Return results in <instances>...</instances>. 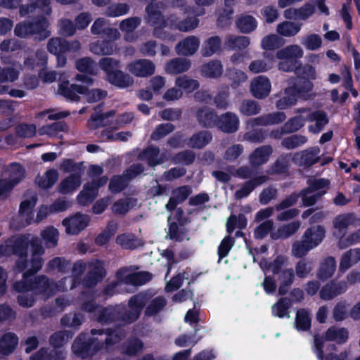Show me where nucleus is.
Masks as SVG:
<instances>
[{
    "instance_id": "nucleus-29",
    "label": "nucleus",
    "mask_w": 360,
    "mask_h": 360,
    "mask_svg": "<svg viewBox=\"0 0 360 360\" xmlns=\"http://www.w3.org/2000/svg\"><path fill=\"white\" fill-rule=\"evenodd\" d=\"M300 225L301 223L299 221H294L287 224H284L278 228L276 231L271 232V238L274 240L288 238L299 230Z\"/></svg>"
},
{
    "instance_id": "nucleus-40",
    "label": "nucleus",
    "mask_w": 360,
    "mask_h": 360,
    "mask_svg": "<svg viewBox=\"0 0 360 360\" xmlns=\"http://www.w3.org/2000/svg\"><path fill=\"white\" fill-rule=\"evenodd\" d=\"M212 139L210 132L201 131L194 134L188 141L187 146L192 148L201 149L207 145Z\"/></svg>"
},
{
    "instance_id": "nucleus-21",
    "label": "nucleus",
    "mask_w": 360,
    "mask_h": 360,
    "mask_svg": "<svg viewBox=\"0 0 360 360\" xmlns=\"http://www.w3.org/2000/svg\"><path fill=\"white\" fill-rule=\"evenodd\" d=\"M199 44V39L196 37H188L176 45V51L178 55L192 56L198 50Z\"/></svg>"
},
{
    "instance_id": "nucleus-34",
    "label": "nucleus",
    "mask_w": 360,
    "mask_h": 360,
    "mask_svg": "<svg viewBox=\"0 0 360 360\" xmlns=\"http://www.w3.org/2000/svg\"><path fill=\"white\" fill-rule=\"evenodd\" d=\"M325 340L335 341L338 345L345 344L349 338V332L346 328H336L330 327L324 335Z\"/></svg>"
},
{
    "instance_id": "nucleus-61",
    "label": "nucleus",
    "mask_w": 360,
    "mask_h": 360,
    "mask_svg": "<svg viewBox=\"0 0 360 360\" xmlns=\"http://www.w3.org/2000/svg\"><path fill=\"white\" fill-rule=\"evenodd\" d=\"M167 304L166 300L162 297L153 299L145 309V315L153 316L158 314Z\"/></svg>"
},
{
    "instance_id": "nucleus-1",
    "label": "nucleus",
    "mask_w": 360,
    "mask_h": 360,
    "mask_svg": "<svg viewBox=\"0 0 360 360\" xmlns=\"http://www.w3.org/2000/svg\"><path fill=\"white\" fill-rule=\"evenodd\" d=\"M146 306L143 296L134 295L128 300V304L101 306L94 321L102 325H110L113 323L122 322L124 325L136 322L140 317Z\"/></svg>"
},
{
    "instance_id": "nucleus-57",
    "label": "nucleus",
    "mask_w": 360,
    "mask_h": 360,
    "mask_svg": "<svg viewBox=\"0 0 360 360\" xmlns=\"http://www.w3.org/2000/svg\"><path fill=\"white\" fill-rule=\"evenodd\" d=\"M153 278L151 273L148 271H138L128 274L126 281L134 285H142L149 282Z\"/></svg>"
},
{
    "instance_id": "nucleus-9",
    "label": "nucleus",
    "mask_w": 360,
    "mask_h": 360,
    "mask_svg": "<svg viewBox=\"0 0 360 360\" xmlns=\"http://www.w3.org/2000/svg\"><path fill=\"white\" fill-rule=\"evenodd\" d=\"M102 349V342L85 333L79 334L72 345L74 354L83 359L92 357Z\"/></svg>"
},
{
    "instance_id": "nucleus-16",
    "label": "nucleus",
    "mask_w": 360,
    "mask_h": 360,
    "mask_svg": "<svg viewBox=\"0 0 360 360\" xmlns=\"http://www.w3.org/2000/svg\"><path fill=\"white\" fill-rule=\"evenodd\" d=\"M347 288V282L332 280L321 288L319 295L321 299L328 301L345 292Z\"/></svg>"
},
{
    "instance_id": "nucleus-14",
    "label": "nucleus",
    "mask_w": 360,
    "mask_h": 360,
    "mask_svg": "<svg viewBox=\"0 0 360 360\" xmlns=\"http://www.w3.org/2000/svg\"><path fill=\"white\" fill-rule=\"evenodd\" d=\"M89 221L90 218L87 214L77 212L73 216L65 218L62 224L68 234L77 235L88 226Z\"/></svg>"
},
{
    "instance_id": "nucleus-62",
    "label": "nucleus",
    "mask_w": 360,
    "mask_h": 360,
    "mask_svg": "<svg viewBox=\"0 0 360 360\" xmlns=\"http://www.w3.org/2000/svg\"><path fill=\"white\" fill-rule=\"evenodd\" d=\"M41 236L47 248H55L58 245V231L53 226L47 227L42 231Z\"/></svg>"
},
{
    "instance_id": "nucleus-5",
    "label": "nucleus",
    "mask_w": 360,
    "mask_h": 360,
    "mask_svg": "<svg viewBox=\"0 0 360 360\" xmlns=\"http://www.w3.org/2000/svg\"><path fill=\"white\" fill-rule=\"evenodd\" d=\"M58 93L71 101H78L79 96L85 95L89 103H96L107 96V91L101 89L89 90L86 86L70 84L68 80L63 81L58 85Z\"/></svg>"
},
{
    "instance_id": "nucleus-56",
    "label": "nucleus",
    "mask_w": 360,
    "mask_h": 360,
    "mask_svg": "<svg viewBox=\"0 0 360 360\" xmlns=\"http://www.w3.org/2000/svg\"><path fill=\"white\" fill-rule=\"evenodd\" d=\"M71 263L63 257H56L49 261L46 270L51 271L57 270L60 273H66L69 271Z\"/></svg>"
},
{
    "instance_id": "nucleus-24",
    "label": "nucleus",
    "mask_w": 360,
    "mask_h": 360,
    "mask_svg": "<svg viewBox=\"0 0 360 360\" xmlns=\"http://www.w3.org/2000/svg\"><path fill=\"white\" fill-rule=\"evenodd\" d=\"M277 276L279 282L278 293L279 295L283 296L288 293L295 281V271L292 268L285 269Z\"/></svg>"
},
{
    "instance_id": "nucleus-3",
    "label": "nucleus",
    "mask_w": 360,
    "mask_h": 360,
    "mask_svg": "<svg viewBox=\"0 0 360 360\" xmlns=\"http://www.w3.org/2000/svg\"><path fill=\"white\" fill-rule=\"evenodd\" d=\"M57 284L46 275L22 276L20 281L13 284L16 292L31 291L34 295L50 298L57 291Z\"/></svg>"
},
{
    "instance_id": "nucleus-59",
    "label": "nucleus",
    "mask_w": 360,
    "mask_h": 360,
    "mask_svg": "<svg viewBox=\"0 0 360 360\" xmlns=\"http://www.w3.org/2000/svg\"><path fill=\"white\" fill-rule=\"evenodd\" d=\"M307 141V138L301 134H293L285 137L281 141V146L288 149L292 150L304 145Z\"/></svg>"
},
{
    "instance_id": "nucleus-55",
    "label": "nucleus",
    "mask_w": 360,
    "mask_h": 360,
    "mask_svg": "<svg viewBox=\"0 0 360 360\" xmlns=\"http://www.w3.org/2000/svg\"><path fill=\"white\" fill-rule=\"evenodd\" d=\"M37 198L32 197L31 200H25L21 202L19 208L20 216H26L25 221L27 224H30L33 219V208L37 202Z\"/></svg>"
},
{
    "instance_id": "nucleus-19",
    "label": "nucleus",
    "mask_w": 360,
    "mask_h": 360,
    "mask_svg": "<svg viewBox=\"0 0 360 360\" xmlns=\"http://www.w3.org/2000/svg\"><path fill=\"white\" fill-rule=\"evenodd\" d=\"M319 153V147H310L300 153H296L292 160L295 162L299 161V165L301 166L309 167L319 162L320 157L318 155Z\"/></svg>"
},
{
    "instance_id": "nucleus-30",
    "label": "nucleus",
    "mask_w": 360,
    "mask_h": 360,
    "mask_svg": "<svg viewBox=\"0 0 360 360\" xmlns=\"http://www.w3.org/2000/svg\"><path fill=\"white\" fill-rule=\"evenodd\" d=\"M80 184L81 174L72 173L60 181L58 190L62 194H68L77 189Z\"/></svg>"
},
{
    "instance_id": "nucleus-37",
    "label": "nucleus",
    "mask_w": 360,
    "mask_h": 360,
    "mask_svg": "<svg viewBox=\"0 0 360 360\" xmlns=\"http://www.w3.org/2000/svg\"><path fill=\"white\" fill-rule=\"evenodd\" d=\"M160 154V148L157 146H149L139 155L141 160H146L148 166L155 167L162 164V159H158Z\"/></svg>"
},
{
    "instance_id": "nucleus-48",
    "label": "nucleus",
    "mask_w": 360,
    "mask_h": 360,
    "mask_svg": "<svg viewBox=\"0 0 360 360\" xmlns=\"http://www.w3.org/2000/svg\"><path fill=\"white\" fill-rule=\"evenodd\" d=\"M224 44L229 50H243L249 46L250 39L245 36L229 35Z\"/></svg>"
},
{
    "instance_id": "nucleus-63",
    "label": "nucleus",
    "mask_w": 360,
    "mask_h": 360,
    "mask_svg": "<svg viewBox=\"0 0 360 360\" xmlns=\"http://www.w3.org/2000/svg\"><path fill=\"white\" fill-rule=\"evenodd\" d=\"M128 180L126 175H113L110 180L108 188L112 193H120L127 187Z\"/></svg>"
},
{
    "instance_id": "nucleus-13",
    "label": "nucleus",
    "mask_w": 360,
    "mask_h": 360,
    "mask_svg": "<svg viewBox=\"0 0 360 360\" xmlns=\"http://www.w3.org/2000/svg\"><path fill=\"white\" fill-rule=\"evenodd\" d=\"M81 48L79 41L75 40L67 41L60 37L51 38L47 44V49L52 54L66 53L68 52H76Z\"/></svg>"
},
{
    "instance_id": "nucleus-58",
    "label": "nucleus",
    "mask_w": 360,
    "mask_h": 360,
    "mask_svg": "<svg viewBox=\"0 0 360 360\" xmlns=\"http://www.w3.org/2000/svg\"><path fill=\"white\" fill-rule=\"evenodd\" d=\"M301 25L295 22L285 21L278 25L277 32L284 37H292L300 32Z\"/></svg>"
},
{
    "instance_id": "nucleus-6",
    "label": "nucleus",
    "mask_w": 360,
    "mask_h": 360,
    "mask_svg": "<svg viewBox=\"0 0 360 360\" xmlns=\"http://www.w3.org/2000/svg\"><path fill=\"white\" fill-rule=\"evenodd\" d=\"M325 234L326 231L323 226L309 227L302 235L301 240H297L292 243L293 255L297 258H302L322 242Z\"/></svg>"
},
{
    "instance_id": "nucleus-46",
    "label": "nucleus",
    "mask_w": 360,
    "mask_h": 360,
    "mask_svg": "<svg viewBox=\"0 0 360 360\" xmlns=\"http://www.w3.org/2000/svg\"><path fill=\"white\" fill-rule=\"evenodd\" d=\"M47 60L46 52L38 50L35 52L34 55L29 56L25 60L24 65L32 70L36 68L44 69L46 67Z\"/></svg>"
},
{
    "instance_id": "nucleus-42",
    "label": "nucleus",
    "mask_w": 360,
    "mask_h": 360,
    "mask_svg": "<svg viewBox=\"0 0 360 360\" xmlns=\"http://www.w3.org/2000/svg\"><path fill=\"white\" fill-rule=\"evenodd\" d=\"M231 103L229 87L219 90L217 94L212 97V105L218 110H226L230 107Z\"/></svg>"
},
{
    "instance_id": "nucleus-31",
    "label": "nucleus",
    "mask_w": 360,
    "mask_h": 360,
    "mask_svg": "<svg viewBox=\"0 0 360 360\" xmlns=\"http://www.w3.org/2000/svg\"><path fill=\"white\" fill-rule=\"evenodd\" d=\"M223 73V65L219 60H212L201 67V75L207 78L217 79Z\"/></svg>"
},
{
    "instance_id": "nucleus-38",
    "label": "nucleus",
    "mask_w": 360,
    "mask_h": 360,
    "mask_svg": "<svg viewBox=\"0 0 360 360\" xmlns=\"http://www.w3.org/2000/svg\"><path fill=\"white\" fill-rule=\"evenodd\" d=\"M69 128L64 121H57L51 124L41 126L39 129L40 135H48L50 137H56L59 132H67Z\"/></svg>"
},
{
    "instance_id": "nucleus-28",
    "label": "nucleus",
    "mask_w": 360,
    "mask_h": 360,
    "mask_svg": "<svg viewBox=\"0 0 360 360\" xmlns=\"http://www.w3.org/2000/svg\"><path fill=\"white\" fill-rule=\"evenodd\" d=\"M144 348L143 341L136 337H130L122 345V354L129 356H137Z\"/></svg>"
},
{
    "instance_id": "nucleus-22",
    "label": "nucleus",
    "mask_w": 360,
    "mask_h": 360,
    "mask_svg": "<svg viewBox=\"0 0 360 360\" xmlns=\"http://www.w3.org/2000/svg\"><path fill=\"white\" fill-rule=\"evenodd\" d=\"M147 13V22L154 27H164L167 25V22L164 15L159 11L158 7L153 4H149L146 7Z\"/></svg>"
},
{
    "instance_id": "nucleus-52",
    "label": "nucleus",
    "mask_w": 360,
    "mask_h": 360,
    "mask_svg": "<svg viewBox=\"0 0 360 360\" xmlns=\"http://www.w3.org/2000/svg\"><path fill=\"white\" fill-rule=\"evenodd\" d=\"M29 247V238L26 236L18 237L12 245L13 255L18 257H27V249Z\"/></svg>"
},
{
    "instance_id": "nucleus-2",
    "label": "nucleus",
    "mask_w": 360,
    "mask_h": 360,
    "mask_svg": "<svg viewBox=\"0 0 360 360\" xmlns=\"http://www.w3.org/2000/svg\"><path fill=\"white\" fill-rule=\"evenodd\" d=\"M302 75L294 79L291 86L285 89V95L276 103L278 110H285L293 105L300 98L307 101L311 98L314 89L313 81L316 79V71L314 67L306 66Z\"/></svg>"
},
{
    "instance_id": "nucleus-17",
    "label": "nucleus",
    "mask_w": 360,
    "mask_h": 360,
    "mask_svg": "<svg viewBox=\"0 0 360 360\" xmlns=\"http://www.w3.org/2000/svg\"><path fill=\"white\" fill-rule=\"evenodd\" d=\"M271 84L269 78L259 75L254 78L250 84V91L254 97L263 99L267 97L271 91Z\"/></svg>"
},
{
    "instance_id": "nucleus-7",
    "label": "nucleus",
    "mask_w": 360,
    "mask_h": 360,
    "mask_svg": "<svg viewBox=\"0 0 360 360\" xmlns=\"http://www.w3.org/2000/svg\"><path fill=\"white\" fill-rule=\"evenodd\" d=\"M199 124L205 128L217 127L225 133L236 132L239 126V119L236 114H196Z\"/></svg>"
},
{
    "instance_id": "nucleus-8",
    "label": "nucleus",
    "mask_w": 360,
    "mask_h": 360,
    "mask_svg": "<svg viewBox=\"0 0 360 360\" xmlns=\"http://www.w3.org/2000/svg\"><path fill=\"white\" fill-rule=\"evenodd\" d=\"M49 25V21L44 17L32 21L24 20L16 24L14 34L20 38H27L36 35V39L43 41L51 35V32L48 30Z\"/></svg>"
},
{
    "instance_id": "nucleus-41",
    "label": "nucleus",
    "mask_w": 360,
    "mask_h": 360,
    "mask_svg": "<svg viewBox=\"0 0 360 360\" xmlns=\"http://www.w3.org/2000/svg\"><path fill=\"white\" fill-rule=\"evenodd\" d=\"M116 243L126 250H135L143 245L142 241L134 234L122 233L116 238Z\"/></svg>"
},
{
    "instance_id": "nucleus-54",
    "label": "nucleus",
    "mask_w": 360,
    "mask_h": 360,
    "mask_svg": "<svg viewBox=\"0 0 360 360\" xmlns=\"http://www.w3.org/2000/svg\"><path fill=\"white\" fill-rule=\"evenodd\" d=\"M73 333L68 330H60L53 333L49 338V343L53 348H60L70 340Z\"/></svg>"
},
{
    "instance_id": "nucleus-27",
    "label": "nucleus",
    "mask_w": 360,
    "mask_h": 360,
    "mask_svg": "<svg viewBox=\"0 0 360 360\" xmlns=\"http://www.w3.org/2000/svg\"><path fill=\"white\" fill-rule=\"evenodd\" d=\"M106 79L110 84L120 89H125L133 83L131 77L119 69L110 72Z\"/></svg>"
},
{
    "instance_id": "nucleus-43",
    "label": "nucleus",
    "mask_w": 360,
    "mask_h": 360,
    "mask_svg": "<svg viewBox=\"0 0 360 360\" xmlns=\"http://www.w3.org/2000/svg\"><path fill=\"white\" fill-rule=\"evenodd\" d=\"M236 27L245 34L250 33L257 27V21L250 15H242L236 21Z\"/></svg>"
},
{
    "instance_id": "nucleus-10",
    "label": "nucleus",
    "mask_w": 360,
    "mask_h": 360,
    "mask_svg": "<svg viewBox=\"0 0 360 360\" xmlns=\"http://www.w3.org/2000/svg\"><path fill=\"white\" fill-rule=\"evenodd\" d=\"M10 167L8 178L0 176V199L2 200L6 199L13 188L25 178V170L20 163L13 162Z\"/></svg>"
},
{
    "instance_id": "nucleus-51",
    "label": "nucleus",
    "mask_w": 360,
    "mask_h": 360,
    "mask_svg": "<svg viewBox=\"0 0 360 360\" xmlns=\"http://www.w3.org/2000/svg\"><path fill=\"white\" fill-rule=\"evenodd\" d=\"M75 66L77 70L82 73L91 76L97 75L96 64L89 57H83L77 60Z\"/></svg>"
},
{
    "instance_id": "nucleus-18",
    "label": "nucleus",
    "mask_w": 360,
    "mask_h": 360,
    "mask_svg": "<svg viewBox=\"0 0 360 360\" xmlns=\"http://www.w3.org/2000/svg\"><path fill=\"white\" fill-rule=\"evenodd\" d=\"M129 71L139 77H146L154 74L155 66L148 59H139L131 62L128 66Z\"/></svg>"
},
{
    "instance_id": "nucleus-53",
    "label": "nucleus",
    "mask_w": 360,
    "mask_h": 360,
    "mask_svg": "<svg viewBox=\"0 0 360 360\" xmlns=\"http://www.w3.org/2000/svg\"><path fill=\"white\" fill-rule=\"evenodd\" d=\"M136 202L133 198H126L115 201L112 205V211L117 214H125Z\"/></svg>"
},
{
    "instance_id": "nucleus-36",
    "label": "nucleus",
    "mask_w": 360,
    "mask_h": 360,
    "mask_svg": "<svg viewBox=\"0 0 360 360\" xmlns=\"http://www.w3.org/2000/svg\"><path fill=\"white\" fill-rule=\"evenodd\" d=\"M18 338L13 333H5L0 338V354L3 355L11 354L18 345Z\"/></svg>"
},
{
    "instance_id": "nucleus-4",
    "label": "nucleus",
    "mask_w": 360,
    "mask_h": 360,
    "mask_svg": "<svg viewBox=\"0 0 360 360\" xmlns=\"http://www.w3.org/2000/svg\"><path fill=\"white\" fill-rule=\"evenodd\" d=\"M276 56L278 59L281 60L278 64V70L286 72H294L296 74L295 78L302 75L306 66L313 67L309 64L302 65L300 59L303 56V51L297 45H290L280 49L277 51Z\"/></svg>"
},
{
    "instance_id": "nucleus-33",
    "label": "nucleus",
    "mask_w": 360,
    "mask_h": 360,
    "mask_svg": "<svg viewBox=\"0 0 360 360\" xmlns=\"http://www.w3.org/2000/svg\"><path fill=\"white\" fill-rule=\"evenodd\" d=\"M306 121L314 122L309 125V131L313 134L320 133L329 122V118L327 114H307Z\"/></svg>"
},
{
    "instance_id": "nucleus-11",
    "label": "nucleus",
    "mask_w": 360,
    "mask_h": 360,
    "mask_svg": "<svg viewBox=\"0 0 360 360\" xmlns=\"http://www.w3.org/2000/svg\"><path fill=\"white\" fill-rule=\"evenodd\" d=\"M356 221V217L353 212L340 214L333 219V224L335 230L333 235L340 239L339 243L341 248L345 244V238H344L347 233L349 226L354 224Z\"/></svg>"
},
{
    "instance_id": "nucleus-35",
    "label": "nucleus",
    "mask_w": 360,
    "mask_h": 360,
    "mask_svg": "<svg viewBox=\"0 0 360 360\" xmlns=\"http://www.w3.org/2000/svg\"><path fill=\"white\" fill-rule=\"evenodd\" d=\"M98 191L87 182L84 185L83 189L77 195V203L82 206H86L93 202L98 196Z\"/></svg>"
},
{
    "instance_id": "nucleus-12",
    "label": "nucleus",
    "mask_w": 360,
    "mask_h": 360,
    "mask_svg": "<svg viewBox=\"0 0 360 360\" xmlns=\"http://www.w3.org/2000/svg\"><path fill=\"white\" fill-rule=\"evenodd\" d=\"M105 276L106 270L103 261L96 259L89 265V269L82 280V285L86 288H94Z\"/></svg>"
},
{
    "instance_id": "nucleus-49",
    "label": "nucleus",
    "mask_w": 360,
    "mask_h": 360,
    "mask_svg": "<svg viewBox=\"0 0 360 360\" xmlns=\"http://www.w3.org/2000/svg\"><path fill=\"white\" fill-rule=\"evenodd\" d=\"M90 51L97 55H112L114 52V43L112 40H98L91 44Z\"/></svg>"
},
{
    "instance_id": "nucleus-64",
    "label": "nucleus",
    "mask_w": 360,
    "mask_h": 360,
    "mask_svg": "<svg viewBox=\"0 0 360 360\" xmlns=\"http://www.w3.org/2000/svg\"><path fill=\"white\" fill-rule=\"evenodd\" d=\"M58 179V173L55 169H49L47 170L44 176L41 177L39 181L38 185L43 189H48L51 188Z\"/></svg>"
},
{
    "instance_id": "nucleus-25",
    "label": "nucleus",
    "mask_w": 360,
    "mask_h": 360,
    "mask_svg": "<svg viewBox=\"0 0 360 360\" xmlns=\"http://www.w3.org/2000/svg\"><path fill=\"white\" fill-rule=\"evenodd\" d=\"M295 328L298 331H309L311 328V315L310 310L301 308L297 310L295 319Z\"/></svg>"
},
{
    "instance_id": "nucleus-32",
    "label": "nucleus",
    "mask_w": 360,
    "mask_h": 360,
    "mask_svg": "<svg viewBox=\"0 0 360 360\" xmlns=\"http://www.w3.org/2000/svg\"><path fill=\"white\" fill-rule=\"evenodd\" d=\"M336 269V261L334 257H327L323 262L320 264L317 272V277L319 280L325 281L332 277Z\"/></svg>"
},
{
    "instance_id": "nucleus-50",
    "label": "nucleus",
    "mask_w": 360,
    "mask_h": 360,
    "mask_svg": "<svg viewBox=\"0 0 360 360\" xmlns=\"http://www.w3.org/2000/svg\"><path fill=\"white\" fill-rule=\"evenodd\" d=\"M306 118L302 117V114L295 116L288 120L281 127V134H291L300 130L305 124Z\"/></svg>"
},
{
    "instance_id": "nucleus-47",
    "label": "nucleus",
    "mask_w": 360,
    "mask_h": 360,
    "mask_svg": "<svg viewBox=\"0 0 360 360\" xmlns=\"http://www.w3.org/2000/svg\"><path fill=\"white\" fill-rule=\"evenodd\" d=\"M175 86L183 92L190 94L197 90L200 86L198 80L189 78L186 75L179 76L176 78Z\"/></svg>"
},
{
    "instance_id": "nucleus-39",
    "label": "nucleus",
    "mask_w": 360,
    "mask_h": 360,
    "mask_svg": "<svg viewBox=\"0 0 360 360\" xmlns=\"http://www.w3.org/2000/svg\"><path fill=\"white\" fill-rule=\"evenodd\" d=\"M221 39L219 36H212L206 39L201 47V54L210 57L221 50Z\"/></svg>"
},
{
    "instance_id": "nucleus-45",
    "label": "nucleus",
    "mask_w": 360,
    "mask_h": 360,
    "mask_svg": "<svg viewBox=\"0 0 360 360\" xmlns=\"http://www.w3.org/2000/svg\"><path fill=\"white\" fill-rule=\"evenodd\" d=\"M191 68V63L187 59L174 58L167 62L165 70L168 73L180 74L186 72Z\"/></svg>"
},
{
    "instance_id": "nucleus-26",
    "label": "nucleus",
    "mask_w": 360,
    "mask_h": 360,
    "mask_svg": "<svg viewBox=\"0 0 360 360\" xmlns=\"http://www.w3.org/2000/svg\"><path fill=\"white\" fill-rule=\"evenodd\" d=\"M290 155L282 154L278 157L270 166L267 173L270 175H281L288 174L290 169Z\"/></svg>"
},
{
    "instance_id": "nucleus-23",
    "label": "nucleus",
    "mask_w": 360,
    "mask_h": 360,
    "mask_svg": "<svg viewBox=\"0 0 360 360\" xmlns=\"http://www.w3.org/2000/svg\"><path fill=\"white\" fill-rule=\"evenodd\" d=\"M273 152L270 145L262 146L256 148L250 156V162L254 167H259L265 164Z\"/></svg>"
},
{
    "instance_id": "nucleus-60",
    "label": "nucleus",
    "mask_w": 360,
    "mask_h": 360,
    "mask_svg": "<svg viewBox=\"0 0 360 360\" xmlns=\"http://www.w3.org/2000/svg\"><path fill=\"white\" fill-rule=\"evenodd\" d=\"M199 14H193V15H188L185 19L176 22L175 27L181 32H188L194 30L199 24V19L198 16Z\"/></svg>"
},
{
    "instance_id": "nucleus-15",
    "label": "nucleus",
    "mask_w": 360,
    "mask_h": 360,
    "mask_svg": "<svg viewBox=\"0 0 360 360\" xmlns=\"http://www.w3.org/2000/svg\"><path fill=\"white\" fill-rule=\"evenodd\" d=\"M91 333L93 335H105V338L102 342L103 348L109 349L115 345L119 343L124 337L125 332L123 329L120 327L108 328H101L91 330Z\"/></svg>"
},
{
    "instance_id": "nucleus-20",
    "label": "nucleus",
    "mask_w": 360,
    "mask_h": 360,
    "mask_svg": "<svg viewBox=\"0 0 360 360\" xmlns=\"http://www.w3.org/2000/svg\"><path fill=\"white\" fill-rule=\"evenodd\" d=\"M268 180L269 177L266 175L251 178L245 181L240 189L236 191L234 195L236 199L240 200L248 197L256 187L264 184Z\"/></svg>"
},
{
    "instance_id": "nucleus-44",
    "label": "nucleus",
    "mask_w": 360,
    "mask_h": 360,
    "mask_svg": "<svg viewBox=\"0 0 360 360\" xmlns=\"http://www.w3.org/2000/svg\"><path fill=\"white\" fill-rule=\"evenodd\" d=\"M292 307V302L287 297H282L272 306V314L280 319L290 317L289 309Z\"/></svg>"
}]
</instances>
